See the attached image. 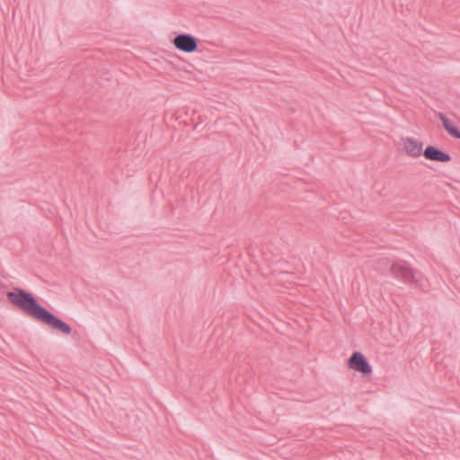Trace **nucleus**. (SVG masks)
<instances>
[{
	"instance_id": "obj_4",
	"label": "nucleus",
	"mask_w": 460,
	"mask_h": 460,
	"mask_svg": "<svg viewBox=\"0 0 460 460\" xmlns=\"http://www.w3.org/2000/svg\"><path fill=\"white\" fill-rule=\"evenodd\" d=\"M348 366L349 368L362 373L364 375H368L372 372V367L368 363L367 358L358 351H355L352 353L348 361Z\"/></svg>"
},
{
	"instance_id": "obj_5",
	"label": "nucleus",
	"mask_w": 460,
	"mask_h": 460,
	"mask_svg": "<svg viewBox=\"0 0 460 460\" xmlns=\"http://www.w3.org/2000/svg\"><path fill=\"white\" fill-rule=\"evenodd\" d=\"M423 155L428 160L440 163H447L451 160V156L448 153L444 152L434 146H428L423 150Z\"/></svg>"
},
{
	"instance_id": "obj_1",
	"label": "nucleus",
	"mask_w": 460,
	"mask_h": 460,
	"mask_svg": "<svg viewBox=\"0 0 460 460\" xmlns=\"http://www.w3.org/2000/svg\"><path fill=\"white\" fill-rule=\"evenodd\" d=\"M7 299L15 306L19 307L28 315L40 321L53 330L68 335L72 329L70 325L54 315L51 312L41 306L32 294L21 288H14L13 291L6 293Z\"/></svg>"
},
{
	"instance_id": "obj_3",
	"label": "nucleus",
	"mask_w": 460,
	"mask_h": 460,
	"mask_svg": "<svg viewBox=\"0 0 460 460\" xmlns=\"http://www.w3.org/2000/svg\"><path fill=\"white\" fill-rule=\"evenodd\" d=\"M173 46L185 53H192L198 49V40L188 33L176 35L172 40Z\"/></svg>"
},
{
	"instance_id": "obj_7",
	"label": "nucleus",
	"mask_w": 460,
	"mask_h": 460,
	"mask_svg": "<svg viewBox=\"0 0 460 460\" xmlns=\"http://www.w3.org/2000/svg\"><path fill=\"white\" fill-rule=\"evenodd\" d=\"M438 118L441 120L443 127L450 134L452 137L460 139V130L453 125L451 120L447 118V116L443 113L438 114Z\"/></svg>"
},
{
	"instance_id": "obj_2",
	"label": "nucleus",
	"mask_w": 460,
	"mask_h": 460,
	"mask_svg": "<svg viewBox=\"0 0 460 460\" xmlns=\"http://www.w3.org/2000/svg\"><path fill=\"white\" fill-rule=\"evenodd\" d=\"M390 271L395 279L405 284L414 287L421 286V273L411 268L405 261L401 260L394 262L391 266Z\"/></svg>"
},
{
	"instance_id": "obj_6",
	"label": "nucleus",
	"mask_w": 460,
	"mask_h": 460,
	"mask_svg": "<svg viewBox=\"0 0 460 460\" xmlns=\"http://www.w3.org/2000/svg\"><path fill=\"white\" fill-rule=\"evenodd\" d=\"M404 150L406 154L412 157H419L421 154H423L422 142L418 141L413 137H403L402 138Z\"/></svg>"
}]
</instances>
